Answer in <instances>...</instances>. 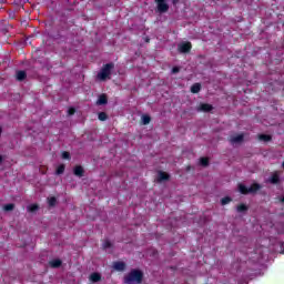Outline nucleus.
<instances>
[{"instance_id":"1","label":"nucleus","mask_w":284,"mask_h":284,"mask_svg":"<svg viewBox=\"0 0 284 284\" xmlns=\"http://www.w3.org/2000/svg\"><path fill=\"white\" fill-rule=\"evenodd\" d=\"M124 283H143V271L136 268L131 270V272L124 277Z\"/></svg>"},{"instance_id":"2","label":"nucleus","mask_w":284,"mask_h":284,"mask_svg":"<svg viewBox=\"0 0 284 284\" xmlns=\"http://www.w3.org/2000/svg\"><path fill=\"white\" fill-rule=\"evenodd\" d=\"M113 70H114L113 62L104 64L100 70V72L98 73V79L100 81H108V79H110V77L112 75Z\"/></svg>"},{"instance_id":"3","label":"nucleus","mask_w":284,"mask_h":284,"mask_svg":"<svg viewBox=\"0 0 284 284\" xmlns=\"http://www.w3.org/2000/svg\"><path fill=\"white\" fill-rule=\"evenodd\" d=\"M156 10L160 14H165L168 10H170V4H168V0H155Z\"/></svg>"},{"instance_id":"4","label":"nucleus","mask_w":284,"mask_h":284,"mask_svg":"<svg viewBox=\"0 0 284 284\" xmlns=\"http://www.w3.org/2000/svg\"><path fill=\"white\" fill-rule=\"evenodd\" d=\"M178 50L181 54H187V53L192 52V42H190V41L181 42L178 45Z\"/></svg>"},{"instance_id":"5","label":"nucleus","mask_w":284,"mask_h":284,"mask_svg":"<svg viewBox=\"0 0 284 284\" xmlns=\"http://www.w3.org/2000/svg\"><path fill=\"white\" fill-rule=\"evenodd\" d=\"M163 181H170V174H168L166 172L164 171H160L158 173V182L159 183H163Z\"/></svg>"},{"instance_id":"6","label":"nucleus","mask_w":284,"mask_h":284,"mask_svg":"<svg viewBox=\"0 0 284 284\" xmlns=\"http://www.w3.org/2000/svg\"><path fill=\"white\" fill-rule=\"evenodd\" d=\"M16 79L17 81H26V79H28V73L23 70H19L16 73Z\"/></svg>"},{"instance_id":"7","label":"nucleus","mask_w":284,"mask_h":284,"mask_svg":"<svg viewBox=\"0 0 284 284\" xmlns=\"http://www.w3.org/2000/svg\"><path fill=\"white\" fill-rule=\"evenodd\" d=\"M73 174H74V176H79L81 179V176H83V174H85V170H83V166L77 165L73 169Z\"/></svg>"},{"instance_id":"8","label":"nucleus","mask_w":284,"mask_h":284,"mask_svg":"<svg viewBox=\"0 0 284 284\" xmlns=\"http://www.w3.org/2000/svg\"><path fill=\"white\" fill-rule=\"evenodd\" d=\"M97 105H108V95H105V93L99 95Z\"/></svg>"},{"instance_id":"9","label":"nucleus","mask_w":284,"mask_h":284,"mask_svg":"<svg viewBox=\"0 0 284 284\" xmlns=\"http://www.w3.org/2000/svg\"><path fill=\"white\" fill-rule=\"evenodd\" d=\"M199 110L201 112H212V110H214V106H212V104L202 103V104H200Z\"/></svg>"},{"instance_id":"10","label":"nucleus","mask_w":284,"mask_h":284,"mask_svg":"<svg viewBox=\"0 0 284 284\" xmlns=\"http://www.w3.org/2000/svg\"><path fill=\"white\" fill-rule=\"evenodd\" d=\"M113 267H114V270H116V272H124L125 271V262H114Z\"/></svg>"},{"instance_id":"11","label":"nucleus","mask_w":284,"mask_h":284,"mask_svg":"<svg viewBox=\"0 0 284 284\" xmlns=\"http://www.w3.org/2000/svg\"><path fill=\"white\" fill-rule=\"evenodd\" d=\"M268 181L272 183V185H277V183H281V178L278 176V173H274L271 175Z\"/></svg>"},{"instance_id":"12","label":"nucleus","mask_w":284,"mask_h":284,"mask_svg":"<svg viewBox=\"0 0 284 284\" xmlns=\"http://www.w3.org/2000/svg\"><path fill=\"white\" fill-rule=\"evenodd\" d=\"M261 190V184L258 183H253L250 187H248V194H256V192Z\"/></svg>"},{"instance_id":"13","label":"nucleus","mask_w":284,"mask_h":284,"mask_svg":"<svg viewBox=\"0 0 284 284\" xmlns=\"http://www.w3.org/2000/svg\"><path fill=\"white\" fill-rule=\"evenodd\" d=\"M49 265H50V267H53L54 270H57L58 267L63 265V262L61 260L57 258V260L50 261Z\"/></svg>"},{"instance_id":"14","label":"nucleus","mask_w":284,"mask_h":284,"mask_svg":"<svg viewBox=\"0 0 284 284\" xmlns=\"http://www.w3.org/2000/svg\"><path fill=\"white\" fill-rule=\"evenodd\" d=\"M245 136L243 134H239L231 138V143H243Z\"/></svg>"},{"instance_id":"15","label":"nucleus","mask_w":284,"mask_h":284,"mask_svg":"<svg viewBox=\"0 0 284 284\" xmlns=\"http://www.w3.org/2000/svg\"><path fill=\"white\" fill-rule=\"evenodd\" d=\"M91 283H99L101 281V273H92L90 275Z\"/></svg>"},{"instance_id":"16","label":"nucleus","mask_w":284,"mask_h":284,"mask_svg":"<svg viewBox=\"0 0 284 284\" xmlns=\"http://www.w3.org/2000/svg\"><path fill=\"white\" fill-rule=\"evenodd\" d=\"M191 92L192 94H199V92H201V83H194L191 87Z\"/></svg>"},{"instance_id":"17","label":"nucleus","mask_w":284,"mask_h":284,"mask_svg":"<svg viewBox=\"0 0 284 284\" xmlns=\"http://www.w3.org/2000/svg\"><path fill=\"white\" fill-rule=\"evenodd\" d=\"M258 140L263 141L264 143H267L272 140V135H270V134H260Z\"/></svg>"},{"instance_id":"18","label":"nucleus","mask_w":284,"mask_h":284,"mask_svg":"<svg viewBox=\"0 0 284 284\" xmlns=\"http://www.w3.org/2000/svg\"><path fill=\"white\" fill-rule=\"evenodd\" d=\"M63 172H65V164H60L57 170H55V174L58 176H61V174H63Z\"/></svg>"},{"instance_id":"19","label":"nucleus","mask_w":284,"mask_h":284,"mask_svg":"<svg viewBox=\"0 0 284 284\" xmlns=\"http://www.w3.org/2000/svg\"><path fill=\"white\" fill-rule=\"evenodd\" d=\"M239 190L241 194H250V187H246L245 184H239Z\"/></svg>"},{"instance_id":"20","label":"nucleus","mask_w":284,"mask_h":284,"mask_svg":"<svg viewBox=\"0 0 284 284\" xmlns=\"http://www.w3.org/2000/svg\"><path fill=\"white\" fill-rule=\"evenodd\" d=\"M200 164L202 165V168H207V165H210V159L201 158L200 159Z\"/></svg>"},{"instance_id":"21","label":"nucleus","mask_w":284,"mask_h":284,"mask_svg":"<svg viewBox=\"0 0 284 284\" xmlns=\"http://www.w3.org/2000/svg\"><path fill=\"white\" fill-rule=\"evenodd\" d=\"M236 210L239 213H243V212H247L248 207L245 204H240L237 205Z\"/></svg>"},{"instance_id":"22","label":"nucleus","mask_w":284,"mask_h":284,"mask_svg":"<svg viewBox=\"0 0 284 284\" xmlns=\"http://www.w3.org/2000/svg\"><path fill=\"white\" fill-rule=\"evenodd\" d=\"M150 121H152V118H150V115H143L142 116L143 125H150Z\"/></svg>"},{"instance_id":"23","label":"nucleus","mask_w":284,"mask_h":284,"mask_svg":"<svg viewBox=\"0 0 284 284\" xmlns=\"http://www.w3.org/2000/svg\"><path fill=\"white\" fill-rule=\"evenodd\" d=\"M28 212H37V210H39V204H30L28 207H27Z\"/></svg>"},{"instance_id":"24","label":"nucleus","mask_w":284,"mask_h":284,"mask_svg":"<svg viewBox=\"0 0 284 284\" xmlns=\"http://www.w3.org/2000/svg\"><path fill=\"white\" fill-rule=\"evenodd\" d=\"M98 119H99V121H108V113H105V112H100V113L98 114Z\"/></svg>"},{"instance_id":"25","label":"nucleus","mask_w":284,"mask_h":284,"mask_svg":"<svg viewBox=\"0 0 284 284\" xmlns=\"http://www.w3.org/2000/svg\"><path fill=\"white\" fill-rule=\"evenodd\" d=\"M3 210L4 212H12V210H14V204L13 203L6 204L3 206Z\"/></svg>"},{"instance_id":"26","label":"nucleus","mask_w":284,"mask_h":284,"mask_svg":"<svg viewBox=\"0 0 284 284\" xmlns=\"http://www.w3.org/2000/svg\"><path fill=\"white\" fill-rule=\"evenodd\" d=\"M229 203H232V197L225 196L221 200L222 205H227Z\"/></svg>"},{"instance_id":"27","label":"nucleus","mask_w":284,"mask_h":284,"mask_svg":"<svg viewBox=\"0 0 284 284\" xmlns=\"http://www.w3.org/2000/svg\"><path fill=\"white\" fill-rule=\"evenodd\" d=\"M102 247L103 250H110V247H112V242H110V240H105Z\"/></svg>"},{"instance_id":"28","label":"nucleus","mask_w":284,"mask_h":284,"mask_svg":"<svg viewBox=\"0 0 284 284\" xmlns=\"http://www.w3.org/2000/svg\"><path fill=\"white\" fill-rule=\"evenodd\" d=\"M48 203L50 205V207H54V205H57V197L52 196L48 200Z\"/></svg>"},{"instance_id":"29","label":"nucleus","mask_w":284,"mask_h":284,"mask_svg":"<svg viewBox=\"0 0 284 284\" xmlns=\"http://www.w3.org/2000/svg\"><path fill=\"white\" fill-rule=\"evenodd\" d=\"M62 159H64V160H67V161H70V152L63 151V152H62Z\"/></svg>"},{"instance_id":"30","label":"nucleus","mask_w":284,"mask_h":284,"mask_svg":"<svg viewBox=\"0 0 284 284\" xmlns=\"http://www.w3.org/2000/svg\"><path fill=\"white\" fill-rule=\"evenodd\" d=\"M179 72H181V68H179V67L172 68V74H179Z\"/></svg>"},{"instance_id":"31","label":"nucleus","mask_w":284,"mask_h":284,"mask_svg":"<svg viewBox=\"0 0 284 284\" xmlns=\"http://www.w3.org/2000/svg\"><path fill=\"white\" fill-rule=\"evenodd\" d=\"M77 112V109H74V108H70L69 110H68V114L70 115V116H72V114H74Z\"/></svg>"},{"instance_id":"32","label":"nucleus","mask_w":284,"mask_h":284,"mask_svg":"<svg viewBox=\"0 0 284 284\" xmlns=\"http://www.w3.org/2000/svg\"><path fill=\"white\" fill-rule=\"evenodd\" d=\"M179 3V0H173V6H176Z\"/></svg>"},{"instance_id":"33","label":"nucleus","mask_w":284,"mask_h":284,"mask_svg":"<svg viewBox=\"0 0 284 284\" xmlns=\"http://www.w3.org/2000/svg\"><path fill=\"white\" fill-rule=\"evenodd\" d=\"M3 163V156L0 155V165Z\"/></svg>"},{"instance_id":"34","label":"nucleus","mask_w":284,"mask_h":284,"mask_svg":"<svg viewBox=\"0 0 284 284\" xmlns=\"http://www.w3.org/2000/svg\"><path fill=\"white\" fill-rule=\"evenodd\" d=\"M145 43H150V38H145Z\"/></svg>"},{"instance_id":"35","label":"nucleus","mask_w":284,"mask_h":284,"mask_svg":"<svg viewBox=\"0 0 284 284\" xmlns=\"http://www.w3.org/2000/svg\"><path fill=\"white\" fill-rule=\"evenodd\" d=\"M199 59H205V55H199Z\"/></svg>"},{"instance_id":"36","label":"nucleus","mask_w":284,"mask_h":284,"mask_svg":"<svg viewBox=\"0 0 284 284\" xmlns=\"http://www.w3.org/2000/svg\"><path fill=\"white\" fill-rule=\"evenodd\" d=\"M1 132H2V129L0 128V134H1Z\"/></svg>"}]
</instances>
